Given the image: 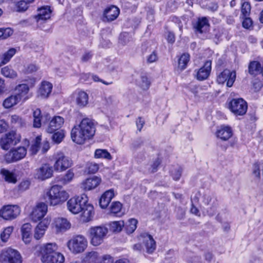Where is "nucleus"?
<instances>
[{"instance_id":"cd10ccee","label":"nucleus","mask_w":263,"mask_h":263,"mask_svg":"<svg viewBox=\"0 0 263 263\" xmlns=\"http://www.w3.org/2000/svg\"><path fill=\"white\" fill-rule=\"evenodd\" d=\"M120 10L118 7L111 6L106 8L104 12V15L108 21L115 20L119 15Z\"/></svg>"},{"instance_id":"49530a36","label":"nucleus","mask_w":263,"mask_h":263,"mask_svg":"<svg viewBox=\"0 0 263 263\" xmlns=\"http://www.w3.org/2000/svg\"><path fill=\"white\" fill-rule=\"evenodd\" d=\"M13 229L14 228L12 226H9L4 229L1 234V237L3 241L6 242L8 240Z\"/></svg>"},{"instance_id":"a878e982","label":"nucleus","mask_w":263,"mask_h":263,"mask_svg":"<svg viewBox=\"0 0 263 263\" xmlns=\"http://www.w3.org/2000/svg\"><path fill=\"white\" fill-rule=\"evenodd\" d=\"M76 103L80 107H85L88 103V95L82 90L76 91L74 94Z\"/></svg>"},{"instance_id":"6ab92c4d","label":"nucleus","mask_w":263,"mask_h":263,"mask_svg":"<svg viewBox=\"0 0 263 263\" xmlns=\"http://www.w3.org/2000/svg\"><path fill=\"white\" fill-rule=\"evenodd\" d=\"M212 62L210 61H207L204 64V65L199 69L195 70L196 77L199 81H203L209 77L211 70Z\"/></svg>"},{"instance_id":"052dcab7","label":"nucleus","mask_w":263,"mask_h":263,"mask_svg":"<svg viewBox=\"0 0 263 263\" xmlns=\"http://www.w3.org/2000/svg\"><path fill=\"white\" fill-rule=\"evenodd\" d=\"M11 123L21 125L23 124L22 119L18 116L14 115L10 117Z\"/></svg>"},{"instance_id":"473e14b6","label":"nucleus","mask_w":263,"mask_h":263,"mask_svg":"<svg viewBox=\"0 0 263 263\" xmlns=\"http://www.w3.org/2000/svg\"><path fill=\"white\" fill-rule=\"evenodd\" d=\"M65 260L64 255L57 251L45 259L42 262L43 263H63Z\"/></svg>"},{"instance_id":"680f3d73","label":"nucleus","mask_w":263,"mask_h":263,"mask_svg":"<svg viewBox=\"0 0 263 263\" xmlns=\"http://www.w3.org/2000/svg\"><path fill=\"white\" fill-rule=\"evenodd\" d=\"M182 168L180 167H178L174 172H172V177L175 180H178L181 175Z\"/></svg>"},{"instance_id":"423d86ee","label":"nucleus","mask_w":263,"mask_h":263,"mask_svg":"<svg viewBox=\"0 0 263 263\" xmlns=\"http://www.w3.org/2000/svg\"><path fill=\"white\" fill-rule=\"evenodd\" d=\"M87 201H88V197L84 194L72 197L67 202V209L72 214H77L80 213Z\"/></svg>"},{"instance_id":"4c0bfd02","label":"nucleus","mask_w":263,"mask_h":263,"mask_svg":"<svg viewBox=\"0 0 263 263\" xmlns=\"http://www.w3.org/2000/svg\"><path fill=\"white\" fill-rule=\"evenodd\" d=\"M16 53V49L12 48L9 49L7 52H5L1 58V62L0 66L8 63Z\"/></svg>"},{"instance_id":"72a5a7b5","label":"nucleus","mask_w":263,"mask_h":263,"mask_svg":"<svg viewBox=\"0 0 263 263\" xmlns=\"http://www.w3.org/2000/svg\"><path fill=\"white\" fill-rule=\"evenodd\" d=\"M1 73L4 77L10 79H15L18 76L17 72L9 66L3 67Z\"/></svg>"},{"instance_id":"2f4dec72","label":"nucleus","mask_w":263,"mask_h":263,"mask_svg":"<svg viewBox=\"0 0 263 263\" xmlns=\"http://www.w3.org/2000/svg\"><path fill=\"white\" fill-rule=\"evenodd\" d=\"M209 26L208 20L206 17L199 18L198 21L194 24V28L197 31L200 33L207 30Z\"/></svg>"},{"instance_id":"13d9d810","label":"nucleus","mask_w":263,"mask_h":263,"mask_svg":"<svg viewBox=\"0 0 263 263\" xmlns=\"http://www.w3.org/2000/svg\"><path fill=\"white\" fill-rule=\"evenodd\" d=\"M30 182L28 180H23L19 184L18 189L21 192H24L28 190L30 186Z\"/></svg>"},{"instance_id":"c85d7f7f","label":"nucleus","mask_w":263,"mask_h":263,"mask_svg":"<svg viewBox=\"0 0 263 263\" xmlns=\"http://www.w3.org/2000/svg\"><path fill=\"white\" fill-rule=\"evenodd\" d=\"M218 138L223 141H227L232 136V130L229 126H221L216 132Z\"/></svg>"},{"instance_id":"8fccbe9b","label":"nucleus","mask_w":263,"mask_h":263,"mask_svg":"<svg viewBox=\"0 0 263 263\" xmlns=\"http://www.w3.org/2000/svg\"><path fill=\"white\" fill-rule=\"evenodd\" d=\"M38 67L33 64H30L25 66L22 70V72L24 74H30L36 72L38 70Z\"/></svg>"},{"instance_id":"f704fd0d","label":"nucleus","mask_w":263,"mask_h":263,"mask_svg":"<svg viewBox=\"0 0 263 263\" xmlns=\"http://www.w3.org/2000/svg\"><path fill=\"white\" fill-rule=\"evenodd\" d=\"M1 174L6 182L15 184L17 182V179L15 174L6 169H2Z\"/></svg>"},{"instance_id":"7c9ffc66","label":"nucleus","mask_w":263,"mask_h":263,"mask_svg":"<svg viewBox=\"0 0 263 263\" xmlns=\"http://www.w3.org/2000/svg\"><path fill=\"white\" fill-rule=\"evenodd\" d=\"M15 90L17 91V94L15 95L19 96L21 100L25 101L29 99V97L28 93L29 88L27 84H20L16 87Z\"/></svg>"},{"instance_id":"f3484780","label":"nucleus","mask_w":263,"mask_h":263,"mask_svg":"<svg viewBox=\"0 0 263 263\" xmlns=\"http://www.w3.org/2000/svg\"><path fill=\"white\" fill-rule=\"evenodd\" d=\"M58 250V246L55 242L47 243L42 245L40 249L41 261L52 255Z\"/></svg>"},{"instance_id":"58836bf2","label":"nucleus","mask_w":263,"mask_h":263,"mask_svg":"<svg viewBox=\"0 0 263 263\" xmlns=\"http://www.w3.org/2000/svg\"><path fill=\"white\" fill-rule=\"evenodd\" d=\"M100 257L98 252L91 251L86 253L85 260L88 263H99Z\"/></svg>"},{"instance_id":"4468645a","label":"nucleus","mask_w":263,"mask_h":263,"mask_svg":"<svg viewBox=\"0 0 263 263\" xmlns=\"http://www.w3.org/2000/svg\"><path fill=\"white\" fill-rule=\"evenodd\" d=\"M51 221V218L49 216H47L40 221L34 229L33 237L34 239L40 240L43 237Z\"/></svg>"},{"instance_id":"4be33fe9","label":"nucleus","mask_w":263,"mask_h":263,"mask_svg":"<svg viewBox=\"0 0 263 263\" xmlns=\"http://www.w3.org/2000/svg\"><path fill=\"white\" fill-rule=\"evenodd\" d=\"M52 84L46 81L42 82L37 91V96L42 98H47L52 89Z\"/></svg>"},{"instance_id":"20e7f679","label":"nucleus","mask_w":263,"mask_h":263,"mask_svg":"<svg viewBox=\"0 0 263 263\" xmlns=\"http://www.w3.org/2000/svg\"><path fill=\"white\" fill-rule=\"evenodd\" d=\"M87 239L82 235H78L72 237L67 242V248L74 254L83 252L87 248Z\"/></svg>"},{"instance_id":"e433bc0d","label":"nucleus","mask_w":263,"mask_h":263,"mask_svg":"<svg viewBox=\"0 0 263 263\" xmlns=\"http://www.w3.org/2000/svg\"><path fill=\"white\" fill-rule=\"evenodd\" d=\"M136 84L143 90H147L150 86L151 82L146 75L142 74L137 80Z\"/></svg>"},{"instance_id":"0eeeda50","label":"nucleus","mask_w":263,"mask_h":263,"mask_svg":"<svg viewBox=\"0 0 263 263\" xmlns=\"http://www.w3.org/2000/svg\"><path fill=\"white\" fill-rule=\"evenodd\" d=\"M20 253L16 250L10 248L2 250L0 253V263H22Z\"/></svg>"},{"instance_id":"aec40b11","label":"nucleus","mask_w":263,"mask_h":263,"mask_svg":"<svg viewBox=\"0 0 263 263\" xmlns=\"http://www.w3.org/2000/svg\"><path fill=\"white\" fill-rule=\"evenodd\" d=\"M101 182V178L93 176L84 180L81 184V187L85 191H90L96 188Z\"/></svg>"},{"instance_id":"5fc2aeb1","label":"nucleus","mask_w":263,"mask_h":263,"mask_svg":"<svg viewBox=\"0 0 263 263\" xmlns=\"http://www.w3.org/2000/svg\"><path fill=\"white\" fill-rule=\"evenodd\" d=\"M64 137V133L63 130H60L53 134L52 138L53 141L56 143H60L63 140Z\"/></svg>"},{"instance_id":"6e6552de","label":"nucleus","mask_w":263,"mask_h":263,"mask_svg":"<svg viewBox=\"0 0 263 263\" xmlns=\"http://www.w3.org/2000/svg\"><path fill=\"white\" fill-rule=\"evenodd\" d=\"M228 108L236 116H243L248 109V104L242 98L233 99L228 103Z\"/></svg>"},{"instance_id":"f03ea898","label":"nucleus","mask_w":263,"mask_h":263,"mask_svg":"<svg viewBox=\"0 0 263 263\" xmlns=\"http://www.w3.org/2000/svg\"><path fill=\"white\" fill-rule=\"evenodd\" d=\"M47 202L50 206L60 205L69 198L68 193L61 186L53 185L46 193Z\"/></svg>"},{"instance_id":"09e8293b","label":"nucleus","mask_w":263,"mask_h":263,"mask_svg":"<svg viewBox=\"0 0 263 263\" xmlns=\"http://www.w3.org/2000/svg\"><path fill=\"white\" fill-rule=\"evenodd\" d=\"M124 226V223L123 221H113L110 224L111 230L116 232H120Z\"/></svg>"},{"instance_id":"69168bd1","label":"nucleus","mask_w":263,"mask_h":263,"mask_svg":"<svg viewBox=\"0 0 263 263\" xmlns=\"http://www.w3.org/2000/svg\"><path fill=\"white\" fill-rule=\"evenodd\" d=\"M8 128V124L4 120H0V133L6 132Z\"/></svg>"},{"instance_id":"7ed1b4c3","label":"nucleus","mask_w":263,"mask_h":263,"mask_svg":"<svg viewBox=\"0 0 263 263\" xmlns=\"http://www.w3.org/2000/svg\"><path fill=\"white\" fill-rule=\"evenodd\" d=\"M108 230L104 226L91 227L88 230L90 243L95 247L101 245L106 237Z\"/></svg>"},{"instance_id":"1a4fd4ad","label":"nucleus","mask_w":263,"mask_h":263,"mask_svg":"<svg viewBox=\"0 0 263 263\" xmlns=\"http://www.w3.org/2000/svg\"><path fill=\"white\" fill-rule=\"evenodd\" d=\"M27 148L24 146H18L10 149L4 155V160L8 163L20 161L25 157Z\"/></svg>"},{"instance_id":"9d476101","label":"nucleus","mask_w":263,"mask_h":263,"mask_svg":"<svg viewBox=\"0 0 263 263\" xmlns=\"http://www.w3.org/2000/svg\"><path fill=\"white\" fill-rule=\"evenodd\" d=\"M48 212V206L44 202L38 203L33 206L29 214V218L32 221L36 222L42 220Z\"/></svg>"},{"instance_id":"ea45409f","label":"nucleus","mask_w":263,"mask_h":263,"mask_svg":"<svg viewBox=\"0 0 263 263\" xmlns=\"http://www.w3.org/2000/svg\"><path fill=\"white\" fill-rule=\"evenodd\" d=\"M190 60V56L188 53L182 54L178 60V68L181 70L185 69Z\"/></svg>"},{"instance_id":"bb28decb","label":"nucleus","mask_w":263,"mask_h":263,"mask_svg":"<svg viewBox=\"0 0 263 263\" xmlns=\"http://www.w3.org/2000/svg\"><path fill=\"white\" fill-rule=\"evenodd\" d=\"M141 237L143 238V243L147 252L153 253L156 249V243L153 237L148 234H144Z\"/></svg>"},{"instance_id":"bf43d9fd","label":"nucleus","mask_w":263,"mask_h":263,"mask_svg":"<svg viewBox=\"0 0 263 263\" xmlns=\"http://www.w3.org/2000/svg\"><path fill=\"white\" fill-rule=\"evenodd\" d=\"M99 263H113L114 258L109 255H104L100 257Z\"/></svg>"},{"instance_id":"ddd939ff","label":"nucleus","mask_w":263,"mask_h":263,"mask_svg":"<svg viewBox=\"0 0 263 263\" xmlns=\"http://www.w3.org/2000/svg\"><path fill=\"white\" fill-rule=\"evenodd\" d=\"M71 223L66 218L57 217L54 219L51 224L52 229L57 234L63 233L71 228Z\"/></svg>"},{"instance_id":"603ef678","label":"nucleus","mask_w":263,"mask_h":263,"mask_svg":"<svg viewBox=\"0 0 263 263\" xmlns=\"http://www.w3.org/2000/svg\"><path fill=\"white\" fill-rule=\"evenodd\" d=\"M99 165L94 162H89L86 165V171L89 174H95L99 170Z\"/></svg>"},{"instance_id":"39448f33","label":"nucleus","mask_w":263,"mask_h":263,"mask_svg":"<svg viewBox=\"0 0 263 263\" xmlns=\"http://www.w3.org/2000/svg\"><path fill=\"white\" fill-rule=\"evenodd\" d=\"M54 161L53 169L57 172H63L72 165V161L61 151L55 153L53 155Z\"/></svg>"},{"instance_id":"a19ab883","label":"nucleus","mask_w":263,"mask_h":263,"mask_svg":"<svg viewBox=\"0 0 263 263\" xmlns=\"http://www.w3.org/2000/svg\"><path fill=\"white\" fill-rule=\"evenodd\" d=\"M95 158L97 159H105L111 160L112 157L110 154L104 149H97L95 152Z\"/></svg>"},{"instance_id":"2eb2a0df","label":"nucleus","mask_w":263,"mask_h":263,"mask_svg":"<svg viewBox=\"0 0 263 263\" xmlns=\"http://www.w3.org/2000/svg\"><path fill=\"white\" fill-rule=\"evenodd\" d=\"M53 169L52 166L48 163L42 164L36 169L34 177L40 180H45L50 178L53 176Z\"/></svg>"},{"instance_id":"5701e85b","label":"nucleus","mask_w":263,"mask_h":263,"mask_svg":"<svg viewBox=\"0 0 263 263\" xmlns=\"http://www.w3.org/2000/svg\"><path fill=\"white\" fill-rule=\"evenodd\" d=\"M31 230L32 226L29 223H25L21 227L22 238L24 242L26 245L29 244L32 240Z\"/></svg>"},{"instance_id":"412c9836","label":"nucleus","mask_w":263,"mask_h":263,"mask_svg":"<svg viewBox=\"0 0 263 263\" xmlns=\"http://www.w3.org/2000/svg\"><path fill=\"white\" fill-rule=\"evenodd\" d=\"M81 211V220L84 222L91 220L94 215L93 206L87 201Z\"/></svg>"},{"instance_id":"6e6d98bb","label":"nucleus","mask_w":263,"mask_h":263,"mask_svg":"<svg viewBox=\"0 0 263 263\" xmlns=\"http://www.w3.org/2000/svg\"><path fill=\"white\" fill-rule=\"evenodd\" d=\"M13 34V30L9 28H0V39H5Z\"/></svg>"},{"instance_id":"79ce46f5","label":"nucleus","mask_w":263,"mask_h":263,"mask_svg":"<svg viewBox=\"0 0 263 263\" xmlns=\"http://www.w3.org/2000/svg\"><path fill=\"white\" fill-rule=\"evenodd\" d=\"M138 221L134 218L129 219L125 224V230L128 234L133 233L137 228Z\"/></svg>"},{"instance_id":"774afa93","label":"nucleus","mask_w":263,"mask_h":263,"mask_svg":"<svg viewBox=\"0 0 263 263\" xmlns=\"http://www.w3.org/2000/svg\"><path fill=\"white\" fill-rule=\"evenodd\" d=\"M167 40L169 43H173L175 41V35L173 32H168L167 35Z\"/></svg>"},{"instance_id":"393cba45","label":"nucleus","mask_w":263,"mask_h":263,"mask_svg":"<svg viewBox=\"0 0 263 263\" xmlns=\"http://www.w3.org/2000/svg\"><path fill=\"white\" fill-rule=\"evenodd\" d=\"M115 195L114 190L110 189L104 193L100 199V205L102 209L106 208Z\"/></svg>"},{"instance_id":"dca6fc26","label":"nucleus","mask_w":263,"mask_h":263,"mask_svg":"<svg viewBox=\"0 0 263 263\" xmlns=\"http://www.w3.org/2000/svg\"><path fill=\"white\" fill-rule=\"evenodd\" d=\"M236 79V72L228 69H225L217 77V81L219 84H224L227 82V86L231 87Z\"/></svg>"},{"instance_id":"4d7b16f0","label":"nucleus","mask_w":263,"mask_h":263,"mask_svg":"<svg viewBox=\"0 0 263 263\" xmlns=\"http://www.w3.org/2000/svg\"><path fill=\"white\" fill-rule=\"evenodd\" d=\"M120 40L121 42L124 44H127L129 42L133 41L132 36L127 32H123L121 33L120 36Z\"/></svg>"},{"instance_id":"37998d69","label":"nucleus","mask_w":263,"mask_h":263,"mask_svg":"<svg viewBox=\"0 0 263 263\" xmlns=\"http://www.w3.org/2000/svg\"><path fill=\"white\" fill-rule=\"evenodd\" d=\"M261 66V64L257 61L251 62L249 66V73L252 75L260 73Z\"/></svg>"},{"instance_id":"c9c22d12","label":"nucleus","mask_w":263,"mask_h":263,"mask_svg":"<svg viewBox=\"0 0 263 263\" xmlns=\"http://www.w3.org/2000/svg\"><path fill=\"white\" fill-rule=\"evenodd\" d=\"M20 101L19 96L12 95L4 101L3 106L5 108H10L17 104Z\"/></svg>"},{"instance_id":"a211bd4d","label":"nucleus","mask_w":263,"mask_h":263,"mask_svg":"<svg viewBox=\"0 0 263 263\" xmlns=\"http://www.w3.org/2000/svg\"><path fill=\"white\" fill-rule=\"evenodd\" d=\"M52 10L49 6H43L37 9V14L35 16L38 25L49 20L51 15Z\"/></svg>"},{"instance_id":"e2e57ef3","label":"nucleus","mask_w":263,"mask_h":263,"mask_svg":"<svg viewBox=\"0 0 263 263\" xmlns=\"http://www.w3.org/2000/svg\"><path fill=\"white\" fill-rule=\"evenodd\" d=\"M244 20L242 22V26L246 28L249 29L252 26V21L251 19L248 16L243 17Z\"/></svg>"},{"instance_id":"b1692460","label":"nucleus","mask_w":263,"mask_h":263,"mask_svg":"<svg viewBox=\"0 0 263 263\" xmlns=\"http://www.w3.org/2000/svg\"><path fill=\"white\" fill-rule=\"evenodd\" d=\"M64 122V119L60 116H55L49 122L47 128V132L49 133H52L55 130L60 129Z\"/></svg>"},{"instance_id":"9b49d317","label":"nucleus","mask_w":263,"mask_h":263,"mask_svg":"<svg viewBox=\"0 0 263 263\" xmlns=\"http://www.w3.org/2000/svg\"><path fill=\"white\" fill-rule=\"evenodd\" d=\"M21 208L17 205H7L0 210V216L4 219L12 220L21 213Z\"/></svg>"},{"instance_id":"864d4df0","label":"nucleus","mask_w":263,"mask_h":263,"mask_svg":"<svg viewBox=\"0 0 263 263\" xmlns=\"http://www.w3.org/2000/svg\"><path fill=\"white\" fill-rule=\"evenodd\" d=\"M29 4V3L25 0H21L18 2L16 4L17 11L22 12L26 11L28 8Z\"/></svg>"},{"instance_id":"f257e3e1","label":"nucleus","mask_w":263,"mask_h":263,"mask_svg":"<svg viewBox=\"0 0 263 263\" xmlns=\"http://www.w3.org/2000/svg\"><path fill=\"white\" fill-rule=\"evenodd\" d=\"M96 124L89 118H84L79 124L76 125L71 131L72 140L78 144H83L91 139L95 135Z\"/></svg>"},{"instance_id":"de8ad7c7","label":"nucleus","mask_w":263,"mask_h":263,"mask_svg":"<svg viewBox=\"0 0 263 263\" xmlns=\"http://www.w3.org/2000/svg\"><path fill=\"white\" fill-rule=\"evenodd\" d=\"M74 176V174L72 169L69 170L65 175L61 178V182L66 184L71 182Z\"/></svg>"},{"instance_id":"f8f14e48","label":"nucleus","mask_w":263,"mask_h":263,"mask_svg":"<svg viewBox=\"0 0 263 263\" xmlns=\"http://www.w3.org/2000/svg\"><path fill=\"white\" fill-rule=\"evenodd\" d=\"M21 136L15 131H11L6 134L0 139V146L3 149L7 150L13 145H15L20 142Z\"/></svg>"},{"instance_id":"a18cd8bd","label":"nucleus","mask_w":263,"mask_h":263,"mask_svg":"<svg viewBox=\"0 0 263 263\" xmlns=\"http://www.w3.org/2000/svg\"><path fill=\"white\" fill-rule=\"evenodd\" d=\"M122 208V204L119 201L113 202L110 206V211L114 214H119L121 215V211Z\"/></svg>"},{"instance_id":"0e129e2a","label":"nucleus","mask_w":263,"mask_h":263,"mask_svg":"<svg viewBox=\"0 0 263 263\" xmlns=\"http://www.w3.org/2000/svg\"><path fill=\"white\" fill-rule=\"evenodd\" d=\"M157 55L155 52H153L147 57V62L148 63H152L157 60Z\"/></svg>"},{"instance_id":"c756f323","label":"nucleus","mask_w":263,"mask_h":263,"mask_svg":"<svg viewBox=\"0 0 263 263\" xmlns=\"http://www.w3.org/2000/svg\"><path fill=\"white\" fill-rule=\"evenodd\" d=\"M33 126L35 128H39L42 123H44L47 119V116L45 117V120L41 114V111L39 108L35 109L33 112Z\"/></svg>"},{"instance_id":"c03bdc74","label":"nucleus","mask_w":263,"mask_h":263,"mask_svg":"<svg viewBox=\"0 0 263 263\" xmlns=\"http://www.w3.org/2000/svg\"><path fill=\"white\" fill-rule=\"evenodd\" d=\"M41 137L40 136H37L35 138L34 143L31 145L29 149V153L31 155L36 154L40 148V144L41 143Z\"/></svg>"},{"instance_id":"3c124183","label":"nucleus","mask_w":263,"mask_h":263,"mask_svg":"<svg viewBox=\"0 0 263 263\" xmlns=\"http://www.w3.org/2000/svg\"><path fill=\"white\" fill-rule=\"evenodd\" d=\"M251 6L248 2H244L241 5V12L242 17L248 16L250 13Z\"/></svg>"},{"instance_id":"338daca9","label":"nucleus","mask_w":263,"mask_h":263,"mask_svg":"<svg viewBox=\"0 0 263 263\" xmlns=\"http://www.w3.org/2000/svg\"><path fill=\"white\" fill-rule=\"evenodd\" d=\"M144 123L145 121L142 118L139 117L137 119V120H136V125L138 130L141 131V130L143 127Z\"/></svg>"}]
</instances>
